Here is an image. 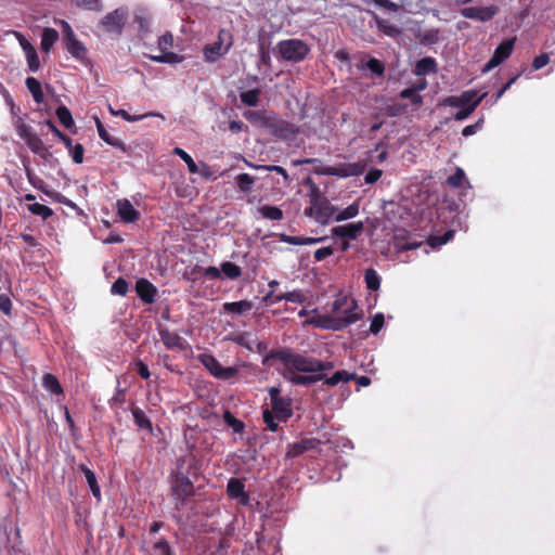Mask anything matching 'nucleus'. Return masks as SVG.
<instances>
[{
	"instance_id": "nucleus-46",
	"label": "nucleus",
	"mask_w": 555,
	"mask_h": 555,
	"mask_svg": "<svg viewBox=\"0 0 555 555\" xmlns=\"http://www.w3.org/2000/svg\"><path fill=\"white\" fill-rule=\"evenodd\" d=\"M418 91H421V88H417V86L414 85L412 87L403 89L400 92V98L411 100V103L413 105H421L423 103V99L420 94H417Z\"/></svg>"
},
{
	"instance_id": "nucleus-50",
	"label": "nucleus",
	"mask_w": 555,
	"mask_h": 555,
	"mask_svg": "<svg viewBox=\"0 0 555 555\" xmlns=\"http://www.w3.org/2000/svg\"><path fill=\"white\" fill-rule=\"evenodd\" d=\"M14 127L18 137L24 141H26L30 135L35 133L31 127L26 125L21 117H17V119L14 121Z\"/></svg>"
},
{
	"instance_id": "nucleus-40",
	"label": "nucleus",
	"mask_w": 555,
	"mask_h": 555,
	"mask_svg": "<svg viewBox=\"0 0 555 555\" xmlns=\"http://www.w3.org/2000/svg\"><path fill=\"white\" fill-rule=\"evenodd\" d=\"M223 422L236 434H241L245 429L244 422L236 418L229 410H225L223 413Z\"/></svg>"
},
{
	"instance_id": "nucleus-10",
	"label": "nucleus",
	"mask_w": 555,
	"mask_h": 555,
	"mask_svg": "<svg viewBox=\"0 0 555 555\" xmlns=\"http://www.w3.org/2000/svg\"><path fill=\"white\" fill-rule=\"evenodd\" d=\"M264 128L269 129L271 133L283 140L294 139L298 133L299 129L283 119H280L275 114H269V119L264 121Z\"/></svg>"
},
{
	"instance_id": "nucleus-36",
	"label": "nucleus",
	"mask_w": 555,
	"mask_h": 555,
	"mask_svg": "<svg viewBox=\"0 0 555 555\" xmlns=\"http://www.w3.org/2000/svg\"><path fill=\"white\" fill-rule=\"evenodd\" d=\"M59 39V33L54 28L47 27L41 35V50L49 52Z\"/></svg>"
},
{
	"instance_id": "nucleus-9",
	"label": "nucleus",
	"mask_w": 555,
	"mask_h": 555,
	"mask_svg": "<svg viewBox=\"0 0 555 555\" xmlns=\"http://www.w3.org/2000/svg\"><path fill=\"white\" fill-rule=\"evenodd\" d=\"M272 411L280 422H287L293 416L292 399L282 397L278 387H271L268 390Z\"/></svg>"
},
{
	"instance_id": "nucleus-20",
	"label": "nucleus",
	"mask_w": 555,
	"mask_h": 555,
	"mask_svg": "<svg viewBox=\"0 0 555 555\" xmlns=\"http://www.w3.org/2000/svg\"><path fill=\"white\" fill-rule=\"evenodd\" d=\"M364 224L362 221L350 222L345 225H337L332 228L331 233L333 236L346 238V240H357L359 235L363 232Z\"/></svg>"
},
{
	"instance_id": "nucleus-48",
	"label": "nucleus",
	"mask_w": 555,
	"mask_h": 555,
	"mask_svg": "<svg viewBox=\"0 0 555 555\" xmlns=\"http://www.w3.org/2000/svg\"><path fill=\"white\" fill-rule=\"evenodd\" d=\"M172 153L179 156L188 166V169L191 173L198 172V166L194 162V159L181 147H175Z\"/></svg>"
},
{
	"instance_id": "nucleus-23",
	"label": "nucleus",
	"mask_w": 555,
	"mask_h": 555,
	"mask_svg": "<svg viewBox=\"0 0 555 555\" xmlns=\"http://www.w3.org/2000/svg\"><path fill=\"white\" fill-rule=\"evenodd\" d=\"M133 23L138 26L139 35L142 39L152 34V15L145 9H138L134 12Z\"/></svg>"
},
{
	"instance_id": "nucleus-33",
	"label": "nucleus",
	"mask_w": 555,
	"mask_h": 555,
	"mask_svg": "<svg viewBox=\"0 0 555 555\" xmlns=\"http://www.w3.org/2000/svg\"><path fill=\"white\" fill-rule=\"evenodd\" d=\"M43 388L52 395L61 396L64 393L57 377L51 373H46L42 377Z\"/></svg>"
},
{
	"instance_id": "nucleus-43",
	"label": "nucleus",
	"mask_w": 555,
	"mask_h": 555,
	"mask_svg": "<svg viewBox=\"0 0 555 555\" xmlns=\"http://www.w3.org/2000/svg\"><path fill=\"white\" fill-rule=\"evenodd\" d=\"M258 211L266 219L276 220V221L283 219V211L278 206L263 205V206L258 207Z\"/></svg>"
},
{
	"instance_id": "nucleus-19",
	"label": "nucleus",
	"mask_w": 555,
	"mask_h": 555,
	"mask_svg": "<svg viewBox=\"0 0 555 555\" xmlns=\"http://www.w3.org/2000/svg\"><path fill=\"white\" fill-rule=\"evenodd\" d=\"M359 70H369L372 76L377 78H384L386 66L376 57L369 56L363 53L359 63L357 64Z\"/></svg>"
},
{
	"instance_id": "nucleus-63",
	"label": "nucleus",
	"mask_w": 555,
	"mask_h": 555,
	"mask_svg": "<svg viewBox=\"0 0 555 555\" xmlns=\"http://www.w3.org/2000/svg\"><path fill=\"white\" fill-rule=\"evenodd\" d=\"M384 314L380 312L376 313L371 321L370 332L376 335L384 326Z\"/></svg>"
},
{
	"instance_id": "nucleus-32",
	"label": "nucleus",
	"mask_w": 555,
	"mask_h": 555,
	"mask_svg": "<svg viewBox=\"0 0 555 555\" xmlns=\"http://www.w3.org/2000/svg\"><path fill=\"white\" fill-rule=\"evenodd\" d=\"M144 56L155 63H160V64H177V63H180L183 61L182 55H179L171 51L167 52L166 50L164 51L163 54H159V55L144 54Z\"/></svg>"
},
{
	"instance_id": "nucleus-51",
	"label": "nucleus",
	"mask_w": 555,
	"mask_h": 555,
	"mask_svg": "<svg viewBox=\"0 0 555 555\" xmlns=\"http://www.w3.org/2000/svg\"><path fill=\"white\" fill-rule=\"evenodd\" d=\"M244 117L251 124H255L260 127H264V121L269 119V114L264 115L260 112L256 111H246L244 113Z\"/></svg>"
},
{
	"instance_id": "nucleus-2",
	"label": "nucleus",
	"mask_w": 555,
	"mask_h": 555,
	"mask_svg": "<svg viewBox=\"0 0 555 555\" xmlns=\"http://www.w3.org/2000/svg\"><path fill=\"white\" fill-rule=\"evenodd\" d=\"M286 354H299L298 352H295L291 348H280L276 350L270 351L267 356L262 359L263 365H269L271 360H279L284 364V372L282 373L283 377L296 386H310L311 385V378H309L308 374H299L300 372L293 367L291 363L286 360H284V357Z\"/></svg>"
},
{
	"instance_id": "nucleus-37",
	"label": "nucleus",
	"mask_w": 555,
	"mask_h": 555,
	"mask_svg": "<svg viewBox=\"0 0 555 555\" xmlns=\"http://www.w3.org/2000/svg\"><path fill=\"white\" fill-rule=\"evenodd\" d=\"M356 301L352 298H349L347 295H339L333 302L332 312L335 315H346L344 311L351 307V302Z\"/></svg>"
},
{
	"instance_id": "nucleus-11",
	"label": "nucleus",
	"mask_w": 555,
	"mask_h": 555,
	"mask_svg": "<svg viewBox=\"0 0 555 555\" xmlns=\"http://www.w3.org/2000/svg\"><path fill=\"white\" fill-rule=\"evenodd\" d=\"M127 17V8H117L101 20L100 26L108 34L121 35Z\"/></svg>"
},
{
	"instance_id": "nucleus-45",
	"label": "nucleus",
	"mask_w": 555,
	"mask_h": 555,
	"mask_svg": "<svg viewBox=\"0 0 555 555\" xmlns=\"http://www.w3.org/2000/svg\"><path fill=\"white\" fill-rule=\"evenodd\" d=\"M235 182L240 191L249 193L254 186L255 179L248 173H241L235 177Z\"/></svg>"
},
{
	"instance_id": "nucleus-3",
	"label": "nucleus",
	"mask_w": 555,
	"mask_h": 555,
	"mask_svg": "<svg viewBox=\"0 0 555 555\" xmlns=\"http://www.w3.org/2000/svg\"><path fill=\"white\" fill-rule=\"evenodd\" d=\"M62 44L64 49L82 64L88 62V49L75 35L72 26L66 21H61Z\"/></svg>"
},
{
	"instance_id": "nucleus-17",
	"label": "nucleus",
	"mask_w": 555,
	"mask_h": 555,
	"mask_svg": "<svg viewBox=\"0 0 555 555\" xmlns=\"http://www.w3.org/2000/svg\"><path fill=\"white\" fill-rule=\"evenodd\" d=\"M321 440L318 438H305L298 442H294L287 446L286 457L294 459L300 456L307 451L319 450Z\"/></svg>"
},
{
	"instance_id": "nucleus-38",
	"label": "nucleus",
	"mask_w": 555,
	"mask_h": 555,
	"mask_svg": "<svg viewBox=\"0 0 555 555\" xmlns=\"http://www.w3.org/2000/svg\"><path fill=\"white\" fill-rule=\"evenodd\" d=\"M364 282L370 291H377L380 287V276L373 268H369L364 272Z\"/></svg>"
},
{
	"instance_id": "nucleus-29",
	"label": "nucleus",
	"mask_w": 555,
	"mask_h": 555,
	"mask_svg": "<svg viewBox=\"0 0 555 555\" xmlns=\"http://www.w3.org/2000/svg\"><path fill=\"white\" fill-rule=\"evenodd\" d=\"M95 126H96V130H98V134L99 137L105 142L107 143L108 145L111 146H114V147H117V149H120L122 151H126V146H125V143L117 139V138H114L112 137L107 130L105 129L103 122L99 119V118H95Z\"/></svg>"
},
{
	"instance_id": "nucleus-27",
	"label": "nucleus",
	"mask_w": 555,
	"mask_h": 555,
	"mask_svg": "<svg viewBox=\"0 0 555 555\" xmlns=\"http://www.w3.org/2000/svg\"><path fill=\"white\" fill-rule=\"evenodd\" d=\"M79 472H81L87 480V483L93 494V496L100 502L101 501V488L98 483L96 476L94 472H92L89 467H87L85 464H80L78 466Z\"/></svg>"
},
{
	"instance_id": "nucleus-41",
	"label": "nucleus",
	"mask_w": 555,
	"mask_h": 555,
	"mask_svg": "<svg viewBox=\"0 0 555 555\" xmlns=\"http://www.w3.org/2000/svg\"><path fill=\"white\" fill-rule=\"evenodd\" d=\"M221 274L223 273L230 280H237L242 275V269L231 261H223L220 266Z\"/></svg>"
},
{
	"instance_id": "nucleus-61",
	"label": "nucleus",
	"mask_w": 555,
	"mask_h": 555,
	"mask_svg": "<svg viewBox=\"0 0 555 555\" xmlns=\"http://www.w3.org/2000/svg\"><path fill=\"white\" fill-rule=\"evenodd\" d=\"M25 55H26L27 65H28L29 70L33 73L37 72L40 67V62H39V56L37 54V51L34 50Z\"/></svg>"
},
{
	"instance_id": "nucleus-64",
	"label": "nucleus",
	"mask_w": 555,
	"mask_h": 555,
	"mask_svg": "<svg viewBox=\"0 0 555 555\" xmlns=\"http://www.w3.org/2000/svg\"><path fill=\"white\" fill-rule=\"evenodd\" d=\"M75 164H81L83 162L85 149L82 144L76 143L72 151L68 152Z\"/></svg>"
},
{
	"instance_id": "nucleus-26",
	"label": "nucleus",
	"mask_w": 555,
	"mask_h": 555,
	"mask_svg": "<svg viewBox=\"0 0 555 555\" xmlns=\"http://www.w3.org/2000/svg\"><path fill=\"white\" fill-rule=\"evenodd\" d=\"M25 143L33 153L39 155L43 159H48L51 156L49 149L44 145L43 141L39 138L37 133L30 135L25 141Z\"/></svg>"
},
{
	"instance_id": "nucleus-35",
	"label": "nucleus",
	"mask_w": 555,
	"mask_h": 555,
	"mask_svg": "<svg viewBox=\"0 0 555 555\" xmlns=\"http://www.w3.org/2000/svg\"><path fill=\"white\" fill-rule=\"evenodd\" d=\"M225 312L234 314H244L253 309V302L249 300H240L223 304Z\"/></svg>"
},
{
	"instance_id": "nucleus-30",
	"label": "nucleus",
	"mask_w": 555,
	"mask_h": 555,
	"mask_svg": "<svg viewBox=\"0 0 555 555\" xmlns=\"http://www.w3.org/2000/svg\"><path fill=\"white\" fill-rule=\"evenodd\" d=\"M131 414L133 416L134 424L138 426L139 429L146 430L150 434H153V424L143 410L137 406L132 408Z\"/></svg>"
},
{
	"instance_id": "nucleus-24",
	"label": "nucleus",
	"mask_w": 555,
	"mask_h": 555,
	"mask_svg": "<svg viewBox=\"0 0 555 555\" xmlns=\"http://www.w3.org/2000/svg\"><path fill=\"white\" fill-rule=\"evenodd\" d=\"M117 212L120 219L126 223H132L139 220L140 212L133 207L127 198L117 201Z\"/></svg>"
},
{
	"instance_id": "nucleus-7",
	"label": "nucleus",
	"mask_w": 555,
	"mask_h": 555,
	"mask_svg": "<svg viewBox=\"0 0 555 555\" xmlns=\"http://www.w3.org/2000/svg\"><path fill=\"white\" fill-rule=\"evenodd\" d=\"M233 44V38L229 30L220 29L218 40L214 43L206 44L203 49L205 61L208 63L217 62L221 56L225 55Z\"/></svg>"
},
{
	"instance_id": "nucleus-42",
	"label": "nucleus",
	"mask_w": 555,
	"mask_h": 555,
	"mask_svg": "<svg viewBox=\"0 0 555 555\" xmlns=\"http://www.w3.org/2000/svg\"><path fill=\"white\" fill-rule=\"evenodd\" d=\"M261 90L259 88L251 89L248 91L241 92L240 99L243 104L255 107L259 103V96H260Z\"/></svg>"
},
{
	"instance_id": "nucleus-14",
	"label": "nucleus",
	"mask_w": 555,
	"mask_h": 555,
	"mask_svg": "<svg viewBox=\"0 0 555 555\" xmlns=\"http://www.w3.org/2000/svg\"><path fill=\"white\" fill-rule=\"evenodd\" d=\"M171 495L193 496L195 488L190 478L180 470L172 472L170 475Z\"/></svg>"
},
{
	"instance_id": "nucleus-13",
	"label": "nucleus",
	"mask_w": 555,
	"mask_h": 555,
	"mask_svg": "<svg viewBox=\"0 0 555 555\" xmlns=\"http://www.w3.org/2000/svg\"><path fill=\"white\" fill-rule=\"evenodd\" d=\"M500 12V8L495 4L488 7H466L461 9L460 14L468 20L480 23L490 22Z\"/></svg>"
},
{
	"instance_id": "nucleus-12",
	"label": "nucleus",
	"mask_w": 555,
	"mask_h": 555,
	"mask_svg": "<svg viewBox=\"0 0 555 555\" xmlns=\"http://www.w3.org/2000/svg\"><path fill=\"white\" fill-rule=\"evenodd\" d=\"M366 169L365 162H357V163H348L340 164L337 166H327L323 168L321 171L323 175L339 177V178H348V177H357L362 175Z\"/></svg>"
},
{
	"instance_id": "nucleus-59",
	"label": "nucleus",
	"mask_w": 555,
	"mask_h": 555,
	"mask_svg": "<svg viewBox=\"0 0 555 555\" xmlns=\"http://www.w3.org/2000/svg\"><path fill=\"white\" fill-rule=\"evenodd\" d=\"M262 420L264 422V424L267 425V428L270 430V431H276L278 428H279V425L278 423L275 422V418L273 416V413L270 411V410H263L262 412Z\"/></svg>"
},
{
	"instance_id": "nucleus-21",
	"label": "nucleus",
	"mask_w": 555,
	"mask_h": 555,
	"mask_svg": "<svg viewBox=\"0 0 555 555\" xmlns=\"http://www.w3.org/2000/svg\"><path fill=\"white\" fill-rule=\"evenodd\" d=\"M227 493L230 499L237 500L241 505H248L250 498L245 491V485L237 478H231L227 485Z\"/></svg>"
},
{
	"instance_id": "nucleus-15",
	"label": "nucleus",
	"mask_w": 555,
	"mask_h": 555,
	"mask_svg": "<svg viewBox=\"0 0 555 555\" xmlns=\"http://www.w3.org/2000/svg\"><path fill=\"white\" fill-rule=\"evenodd\" d=\"M515 39L502 41L494 50L492 56L483 66L482 72L488 73L503 63L513 52Z\"/></svg>"
},
{
	"instance_id": "nucleus-28",
	"label": "nucleus",
	"mask_w": 555,
	"mask_h": 555,
	"mask_svg": "<svg viewBox=\"0 0 555 555\" xmlns=\"http://www.w3.org/2000/svg\"><path fill=\"white\" fill-rule=\"evenodd\" d=\"M354 377H356L354 373H349L346 370L336 371L330 377L326 375L324 382L322 383L321 389H323L325 386L326 387H335L339 383H348Z\"/></svg>"
},
{
	"instance_id": "nucleus-52",
	"label": "nucleus",
	"mask_w": 555,
	"mask_h": 555,
	"mask_svg": "<svg viewBox=\"0 0 555 555\" xmlns=\"http://www.w3.org/2000/svg\"><path fill=\"white\" fill-rule=\"evenodd\" d=\"M454 236L453 230H448L442 236H431L428 241L433 248L440 247L451 241Z\"/></svg>"
},
{
	"instance_id": "nucleus-18",
	"label": "nucleus",
	"mask_w": 555,
	"mask_h": 555,
	"mask_svg": "<svg viewBox=\"0 0 555 555\" xmlns=\"http://www.w3.org/2000/svg\"><path fill=\"white\" fill-rule=\"evenodd\" d=\"M157 331L164 346L168 350H184L186 346L185 339L175 332H170L167 327L162 324L157 325Z\"/></svg>"
},
{
	"instance_id": "nucleus-39",
	"label": "nucleus",
	"mask_w": 555,
	"mask_h": 555,
	"mask_svg": "<svg viewBox=\"0 0 555 555\" xmlns=\"http://www.w3.org/2000/svg\"><path fill=\"white\" fill-rule=\"evenodd\" d=\"M376 25L378 30H380L386 36L395 38L401 34V29L397 25L391 24L387 20L377 18Z\"/></svg>"
},
{
	"instance_id": "nucleus-4",
	"label": "nucleus",
	"mask_w": 555,
	"mask_h": 555,
	"mask_svg": "<svg viewBox=\"0 0 555 555\" xmlns=\"http://www.w3.org/2000/svg\"><path fill=\"white\" fill-rule=\"evenodd\" d=\"M284 360L288 361L291 365L302 373L320 372L325 373L335 367L333 361H323L314 357H306L304 354H286Z\"/></svg>"
},
{
	"instance_id": "nucleus-54",
	"label": "nucleus",
	"mask_w": 555,
	"mask_h": 555,
	"mask_svg": "<svg viewBox=\"0 0 555 555\" xmlns=\"http://www.w3.org/2000/svg\"><path fill=\"white\" fill-rule=\"evenodd\" d=\"M44 194H47L49 197H51L53 201L60 203V204H63V205H66L73 209H78V206L73 202L70 201L69 198H67L66 196H64L63 194H61L60 192H56V191H44Z\"/></svg>"
},
{
	"instance_id": "nucleus-31",
	"label": "nucleus",
	"mask_w": 555,
	"mask_h": 555,
	"mask_svg": "<svg viewBox=\"0 0 555 555\" xmlns=\"http://www.w3.org/2000/svg\"><path fill=\"white\" fill-rule=\"evenodd\" d=\"M25 85L31 93L34 101L38 104L43 103L44 94L40 81L35 77H27Z\"/></svg>"
},
{
	"instance_id": "nucleus-53",
	"label": "nucleus",
	"mask_w": 555,
	"mask_h": 555,
	"mask_svg": "<svg viewBox=\"0 0 555 555\" xmlns=\"http://www.w3.org/2000/svg\"><path fill=\"white\" fill-rule=\"evenodd\" d=\"M77 7L89 11H102L101 0H72Z\"/></svg>"
},
{
	"instance_id": "nucleus-47",
	"label": "nucleus",
	"mask_w": 555,
	"mask_h": 555,
	"mask_svg": "<svg viewBox=\"0 0 555 555\" xmlns=\"http://www.w3.org/2000/svg\"><path fill=\"white\" fill-rule=\"evenodd\" d=\"M359 214V204L352 203L348 207L335 214V221L340 222L354 218Z\"/></svg>"
},
{
	"instance_id": "nucleus-62",
	"label": "nucleus",
	"mask_w": 555,
	"mask_h": 555,
	"mask_svg": "<svg viewBox=\"0 0 555 555\" xmlns=\"http://www.w3.org/2000/svg\"><path fill=\"white\" fill-rule=\"evenodd\" d=\"M20 238L27 245L25 248L27 251H34L36 248L40 246V243L37 238L30 234L21 233Z\"/></svg>"
},
{
	"instance_id": "nucleus-8",
	"label": "nucleus",
	"mask_w": 555,
	"mask_h": 555,
	"mask_svg": "<svg viewBox=\"0 0 555 555\" xmlns=\"http://www.w3.org/2000/svg\"><path fill=\"white\" fill-rule=\"evenodd\" d=\"M198 360L215 378L229 380L238 374V369L233 366H222V364L212 354L202 353L198 356Z\"/></svg>"
},
{
	"instance_id": "nucleus-25",
	"label": "nucleus",
	"mask_w": 555,
	"mask_h": 555,
	"mask_svg": "<svg viewBox=\"0 0 555 555\" xmlns=\"http://www.w3.org/2000/svg\"><path fill=\"white\" fill-rule=\"evenodd\" d=\"M438 70L437 62L431 56H425L416 62L414 67V74L417 76H426L435 74Z\"/></svg>"
},
{
	"instance_id": "nucleus-16",
	"label": "nucleus",
	"mask_w": 555,
	"mask_h": 555,
	"mask_svg": "<svg viewBox=\"0 0 555 555\" xmlns=\"http://www.w3.org/2000/svg\"><path fill=\"white\" fill-rule=\"evenodd\" d=\"M486 96L487 92L478 95L476 90H467L462 92L459 96L451 95L446 98L443 105L450 107H466L467 105L469 106L470 104L477 103L478 106Z\"/></svg>"
},
{
	"instance_id": "nucleus-1",
	"label": "nucleus",
	"mask_w": 555,
	"mask_h": 555,
	"mask_svg": "<svg viewBox=\"0 0 555 555\" xmlns=\"http://www.w3.org/2000/svg\"><path fill=\"white\" fill-rule=\"evenodd\" d=\"M307 181L311 186V193L310 207L305 208V215L314 218L321 224H326L331 218L335 219L338 208L332 205L326 197L321 196L319 188L311 178H308Z\"/></svg>"
},
{
	"instance_id": "nucleus-44",
	"label": "nucleus",
	"mask_w": 555,
	"mask_h": 555,
	"mask_svg": "<svg viewBox=\"0 0 555 555\" xmlns=\"http://www.w3.org/2000/svg\"><path fill=\"white\" fill-rule=\"evenodd\" d=\"M55 114H56V117L59 118L60 122L66 129H70L75 125L72 113L65 105H60L56 108Z\"/></svg>"
},
{
	"instance_id": "nucleus-60",
	"label": "nucleus",
	"mask_w": 555,
	"mask_h": 555,
	"mask_svg": "<svg viewBox=\"0 0 555 555\" xmlns=\"http://www.w3.org/2000/svg\"><path fill=\"white\" fill-rule=\"evenodd\" d=\"M460 109L454 114L453 118L457 121L464 120L477 108V103L467 105L466 107H459Z\"/></svg>"
},
{
	"instance_id": "nucleus-34",
	"label": "nucleus",
	"mask_w": 555,
	"mask_h": 555,
	"mask_svg": "<svg viewBox=\"0 0 555 555\" xmlns=\"http://www.w3.org/2000/svg\"><path fill=\"white\" fill-rule=\"evenodd\" d=\"M109 112L114 115V116H119L121 118H124L126 121H129V122H135V121H140L146 117H150V116H153V117H160L164 119V115L160 114V113H146V114H143V115H130L127 111L125 109H113L112 106H109Z\"/></svg>"
},
{
	"instance_id": "nucleus-58",
	"label": "nucleus",
	"mask_w": 555,
	"mask_h": 555,
	"mask_svg": "<svg viewBox=\"0 0 555 555\" xmlns=\"http://www.w3.org/2000/svg\"><path fill=\"white\" fill-rule=\"evenodd\" d=\"M25 172H26V177L28 179V182L36 189L38 190H41L42 192H44L46 190L43 189V180L41 178H39L38 176H36L33 171V169L29 167V166H25Z\"/></svg>"
},
{
	"instance_id": "nucleus-55",
	"label": "nucleus",
	"mask_w": 555,
	"mask_h": 555,
	"mask_svg": "<svg viewBox=\"0 0 555 555\" xmlns=\"http://www.w3.org/2000/svg\"><path fill=\"white\" fill-rule=\"evenodd\" d=\"M128 282L124 278H118L111 287L113 295L126 296L128 293Z\"/></svg>"
},
{
	"instance_id": "nucleus-22",
	"label": "nucleus",
	"mask_w": 555,
	"mask_h": 555,
	"mask_svg": "<svg viewBox=\"0 0 555 555\" xmlns=\"http://www.w3.org/2000/svg\"><path fill=\"white\" fill-rule=\"evenodd\" d=\"M157 292L156 286L146 279H139L135 283V293L144 304H153Z\"/></svg>"
},
{
	"instance_id": "nucleus-6",
	"label": "nucleus",
	"mask_w": 555,
	"mask_h": 555,
	"mask_svg": "<svg viewBox=\"0 0 555 555\" xmlns=\"http://www.w3.org/2000/svg\"><path fill=\"white\" fill-rule=\"evenodd\" d=\"M357 302L352 301L351 307L344 311L346 315L323 317L319 321V326L330 331H341L362 318V311L357 312Z\"/></svg>"
},
{
	"instance_id": "nucleus-56",
	"label": "nucleus",
	"mask_w": 555,
	"mask_h": 555,
	"mask_svg": "<svg viewBox=\"0 0 555 555\" xmlns=\"http://www.w3.org/2000/svg\"><path fill=\"white\" fill-rule=\"evenodd\" d=\"M465 179V172L462 168L456 167V170L453 175L449 176L447 179V183L452 188H460Z\"/></svg>"
},
{
	"instance_id": "nucleus-5",
	"label": "nucleus",
	"mask_w": 555,
	"mask_h": 555,
	"mask_svg": "<svg viewBox=\"0 0 555 555\" xmlns=\"http://www.w3.org/2000/svg\"><path fill=\"white\" fill-rule=\"evenodd\" d=\"M280 57L291 63L304 61L310 52L309 46L300 39L281 40L276 44Z\"/></svg>"
},
{
	"instance_id": "nucleus-49",
	"label": "nucleus",
	"mask_w": 555,
	"mask_h": 555,
	"mask_svg": "<svg viewBox=\"0 0 555 555\" xmlns=\"http://www.w3.org/2000/svg\"><path fill=\"white\" fill-rule=\"evenodd\" d=\"M27 209L36 216H40L43 220H47L53 215V210L44 205L39 203H33L27 206Z\"/></svg>"
},
{
	"instance_id": "nucleus-57",
	"label": "nucleus",
	"mask_w": 555,
	"mask_h": 555,
	"mask_svg": "<svg viewBox=\"0 0 555 555\" xmlns=\"http://www.w3.org/2000/svg\"><path fill=\"white\" fill-rule=\"evenodd\" d=\"M153 548H154L155 555H175L172 547L169 545V543L165 539L157 541L154 544Z\"/></svg>"
}]
</instances>
